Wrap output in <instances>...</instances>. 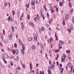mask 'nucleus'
Wrapping results in <instances>:
<instances>
[{"mask_svg": "<svg viewBox=\"0 0 74 74\" xmlns=\"http://www.w3.org/2000/svg\"><path fill=\"white\" fill-rule=\"evenodd\" d=\"M22 46L23 49L21 50V51L23 55H25V53H24V50L25 49V45L22 44Z\"/></svg>", "mask_w": 74, "mask_h": 74, "instance_id": "1", "label": "nucleus"}, {"mask_svg": "<svg viewBox=\"0 0 74 74\" xmlns=\"http://www.w3.org/2000/svg\"><path fill=\"white\" fill-rule=\"evenodd\" d=\"M3 56L5 58V59H8V55L6 53H4L3 54Z\"/></svg>", "mask_w": 74, "mask_h": 74, "instance_id": "2", "label": "nucleus"}, {"mask_svg": "<svg viewBox=\"0 0 74 74\" xmlns=\"http://www.w3.org/2000/svg\"><path fill=\"white\" fill-rule=\"evenodd\" d=\"M29 24L30 25H31L32 27H34V24H33V23H32V22L30 21L29 22Z\"/></svg>", "mask_w": 74, "mask_h": 74, "instance_id": "3", "label": "nucleus"}, {"mask_svg": "<svg viewBox=\"0 0 74 74\" xmlns=\"http://www.w3.org/2000/svg\"><path fill=\"white\" fill-rule=\"evenodd\" d=\"M71 70H68V72L69 74H72V71L73 70V66H71Z\"/></svg>", "mask_w": 74, "mask_h": 74, "instance_id": "4", "label": "nucleus"}, {"mask_svg": "<svg viewBox=\"0 0 74 74\" xmlns=\"http://www.w3.org/2000/svg\"><path fill=\"white\" fill-rule=\"evenodd\" d=\"M71 63L70 62H69L67 63V67H68V68H70V67H71V66H71Z\"/></svg>", "mask_w": 74, "mask_h": 74, "instance_id": "5", "label": "nucleus"}, {"mask_svg": "<svg viewBox=\"0 0 74 74\" xmlns=\"http://www.w3.org/2000/svg\"><path fill=\"white\" fill-rule=\"evenodd\" d=\"M64 43V42L62 40H60L59 43V45H62L63 43Z\"/></svg>", "mask_w": 74, "mask_h": 74, "instance_id": "6", "label": "nucleus"}, {"mask_svg": "<svg viewBox=\"0 0 74 74\" xmlns=\"http://www.w3.org/2000/svg\"><path fill=\"white\" fill-rule=\"evenodd\" d=\"M21 26L22 27V29L23 30H24V25L23 24V23L22 22L21 23Z\"/></svg>", "mask_w": 74, "mask_h": 74, "instance_id": "7", "label": "nucleus"}, {"mask_svg": "<svg viewBox=\"0 0 74 74\" xmlns=\"http://www.w3.org/2000/svg\"><path fill=\"white\" fill-rule=\"evenodd\" d=\"M40 16L41 17H42L43 19H45V17H44V16L42 12V11H41V12L40 13Z\"/></svg>", "mask_w": 74, "mask_h": 74, "instance_id": "8", "label": "nucleus"}, {"mask_svg": "<svg viewBox=\"0 0 74 74\" xmlns=\"http://www.w3.org/2000/svg\"><path fill=\"white\" fill-rule=\"evenodd\" d=\"M29 66L31 70H32L33 66H32V63L31 62H30L29 63Z\"/></svg>", "mask_w": 74, "mask_h": 74, "instance_id": "9", "label": "nucleus"}, {"mask_svg": "<svg viewBox=\"0 0 74 74\" xmlns=\"http://www.w3.org/2000/svg\"><path fill=\"white\" fill-rule=\"evenodd\" d=\"M34 40H36V41H37V35H36L34 37Z\"/></svg>", "mask_w": 74, "mask_h": 74, "instance_id": "10", "label": "nucleus"}, {"mask_svg": "<svg viewBox=\"0 0 74 74\" xmlns=\"http://www.w3.org/2000/svg\"><path fill=\"white\" fill-rule=\"evenodd\" d=\"M36 46L35 45H33L32 47V49H33L35 50V49H36Z\"/></svg>", "mask_w": 74, "mask_h": 74, "instance_id": "11", "label": "nucleus"}, {"mask_svg": "<svg viewBox=\"0 0 74 74\" xmlns=\"http://www.w3.org/2000/svg\"><path fill=\"white\" fill-rule=\"evenodd\" d=\"M70 18V16L68 15V14H66V15H65V18L66 19H69Z\"/></svg>", "mask_w": 74, "mask_h": 74, "instance_id": "12", "label": "nucleus"}, {"mask_svg": "<svg viewBox=\"0 0 74 74\" xmlns=\"http://www.w3.org/2000/svg\"><path fill=\"white\" fill-rule=\"evenodd\" d=\"M55 37H56V40H58V37L57 35H56V33H55Z\"/></svg>", "mask_w": 74, "mask_h": 74, "instance_id": "13", "label": "nucleus"}, {"mask_svg": "<svg viewBox=\"0 0 74 74\" xmlns=\"http://www.w3.org/2000/svg\"><path fill=\"white\" fill-rule=\"evenodd\" d=\"M59 69L60 70H61V74H62V72H63V68H59Z\"/></svg>", "mask_w": 74, "mask_h": 74, "instance_id": "14", "label": "nucleus"}, {"mask_svg": "<svg viewBox=\"0 0 74 74\" xmlns=\"http://www.w3.org/2000/svg\"><path fill=\"white\" fill-rule=\"evenodd\" d=\"M69 6L70 8H71V7H72V3L70 2L69 3Z\"/></svg>", "mask_w": 74, "mask_h": 74, "instance_id": "15", "label": "nucleus"}, {"mask_svg": "<svg viewBox=\"0 0 74 74\" xmlns=\"http://www.w3.org/2000/svg\"><path fill=\"white\" fill-rule=\"evenodd\" d=\"M11 29L12 30V33H14V27H13V26H12L11 27Z\"/></svg>", "mask_w": 74, "mask_h": 74, "instance_id": "16", "label": "nucleus"}, {"mask_svg": "<svg viewBox=\"0 0 74 74\" xmlns=\"http://www.w3.org/2000/svg\"><path fill=\"white\" fill-rule=\"evenodd\" d=\"M2 60H3L4 61V62L6 64H7V61H6V60H5L4 58H2Z\"/></svg>", "mask_w": 74, "mask_h": 74, "instance_id": "17", "label": "nucleus"}, {"mask_svg": "<svg viewBox=\"0 0 74 74\" xmlns=\"http://www.w3.org/2000/svg\"><path fill=\"white\" fill-rule=\"evenodd\" d=\"M64 59H65L64 58H63V57L62 56V58L61 59V62H64Z\"/></svg>", "mask_w": 74, "mask_h": 74, "instance_id": "18", "label": "nucleus"}, {"mask_svg": "<svg viewBox=\"0 0 74 74\" xmlns=\"http://www.w3.org/2000/svg\"><path fill=\"white\" fill-rule=\"evenodd\" d=\"M19 43L20 45L22 44V41H21V40L20 39H19Z\"/></svg>", "mask_w": 74, "mask_h": 74, "instance_id": "19", "label": "nucleus"}, {"mask_svg": "<svg viewBox=\"0 0 74 74\" xmlns=\"http://www.w3.org/2000/svg\"><path fill=\"white\" fill-rule=\"evenodd\" d=\"M31 3L32 5L35 4V3H34V2L33 1H31Z\"/></svg>", "mask_w": 74, "mask_h": 74, "instance_id": "20", "label": "nucleus"}, {"mask_svg": "<svg viewBox=\"0 0 74 74\" xmlns=\"http://www.w3.org/2000/svg\"><path fill=\"white\" fill-rule=\"evenodd\" d=\"M4 42H5V43H7V42H8V40H7V39H5L4 40Z\"/></svg>", "mask_w": 74, "mask_h": 74, "instance_id": "21", "label": "nucleus"}, {"mask_svg": "<svg viewBox=\"0 0 74 74\" xmlns=\"http://www.w3.org/2000/svg\"><path fill=\"white\" fill-rule=\"evenodd\" d=\"M51 69H53L54 68H55V65H51Z\"/></svg>", "mask_w": 74, "mask_h": 74, "instance_id": "22", "label": "nucleus"}, {"mask_svg": "<svg viewBox=\"0 0 74 74\" xmlns=\"http://www.w3.org/2000/svg\"><path fill=\"white\" fill-rule=\"evenodd\" d=\"M51 66H49L48 67V70H51Z\"/></svg>", "mask_w": 74, "mask_h": 74, "instance_id": "23", "label": "nucleus"}, {"mask_svg": "<svg viewBox=\"0 0 74 74\" xmlns=\"http://www.w3.org/2000/svg\"><path fill=\"white\" fill-rule=\"evenodd\" d=\"M29 2H28V5H26V7H27V8H29Z\"/></svg>", "mask_w": 74, "mask_h": 74, "instance_id": "24", "label": "nucleus"}, {"mask_svg": "<svg viewBox=\"0 0 74 74\" xmlns=\"http://www.w3.org/2000/svg\"><path fill=\"white\" fill-rule=\"evenodd\" d=\"M59 51H60V50L58 49H57V50L56 49L55 50V53H57V52H59Z\"/></svg>", "mask_w": 74, "mask_h": 74, "instance_id": "25", "label": "nucleus"}, {"mask_svg": "<svg viewBox=\"0 0 74 74\" xmlns=\"http://www.w3.org/2000/svg\"><path fill=\"white\" fill-rule=\"evenodd\" d=\"M47 71L49 74H52V72H51V70H48Z\"/></svg>", "mask_w": 74, "mask_h": 74, "instance_id": "26", "label": "nucleus"}, {"mask_svg": "<svg viewBox=\"0 0 74 74\" xmlns=\"http://www.w3.org/2000/svg\"><path fill=\"white\" fill-rule=\"evenodd\" d=\"M15 53H16V55H17L18 53V50L17 49H16L15 50Z\"/></svg>", "mask_w": 74, "mask_h": 74, "instance_id": "27", "label": "nucleus"}, {"mask_svg": "<svg viewBox=\"0 0 74 74\" xmlns=\"http://www.w3.org/2000/svg\"><path fill=\"white\" fill-rule=\"evenodd\" d=\"M17 15L18 18H19V12H17Z\"/></svg>", "mask_w": 74, "mask_h": 74, "instance_id": "28", "label": "nucleus"}, {"mask_svg": "<svg viewBox=\"0 0 74 74\" xmlns=\"http://www.w3.org/2000/svg\"><path fill=\"white\" fill-rule=\"evenodd\" d=\"M39 30V33H41V28L39 27L38 29Z\"/></svg>", "mask_w": 74, "mask_h": 74, "instance_id": "29", "label": "nucleus"}, {"mask_svg": "<svg viewBox=\"0 0 74 74\" xmlns=\"http://www.w3.org/2000/svg\"><path fill=\"white\" fill-rule=\"evenodd\" d=\"M62 55L63 57H64V58H66V57H67V56L65 54H63Z\"/></svg>", "mask_w": 74, "mask_h": 74, "instance_id": "30", "label": "nucleus"}, {"mask_svg": "<svg viewBox=\"0 0 74 74\" xmlns=\"http://www.w3.org/2000/svg\"><path fill=\"white\" fill-rule=\"evenodd\" d=\"M34 3H35L36 4H38V1H37V0H34Z\"/></svg>", "mask_w": 74, "mask_h": 74, "instance_id": "31", "label": "nucleus"}, {"mask_svg": "<svg viewBox=\"0 0 74 74\" xmlns=\"http://www.w3.org/2000/svg\"><path fill=\"white\" fill-rule=\"evenodd\" d=\"M66 53H70V50H68L66 51Z\"/></svg>", "mask_w": 74, "mask_h": 74, "instance_id": "32", "label": "nucleus"}, {"mask_svg": "<svg viewBox=\"0 0 74 74\" xmlns=\"http://www.w3.org/2000/svg\"><path fill=\"white\" fill-rule=\"evenodd\" d=\"M70 27L71 30H73V29H74V27H73V26L72 25H70Z\"/></svg>", "mask_w": 74, "mask_h": 74, "instance_id": "33", "label": "nucleus"}, {"mask_svg": "<svg viewBox=\"0 0 74 74\" xmlns=\"http://www.w3.org/2000/svg\"><path fill=\"white\" fill-rule=\"evenodd\" d=\"M51 12V13H53V12H54V11H55L54 10H52V8H51L50 10Z\"/></svg>", "mask_w": 74, "mask_h": 74, "instance_id": "34", "label": "nucleus"}, {"mask_svg": "<svg viewBox=\"0 0 74 74\" xmlns=\"http://www.w3.org/2000/svg\"><path fill=\"white\" fill-rule=\"evenodd\" d=\"M12 14L13 16L15 15V11L14 10H13L12 12Z\"/></svg>", "mask_w": 74, "mask_h": 74, "instance_id": "35", "label": "nucleus"}, {"mask_svg": "<svg viewBox=\"0 0 74 74\" xmlns=\"http://www.w3.org/2000/svg\"><path fill=\"white\" fill-rule=\"evenodd\" d=\"M41 29L42 31H44V30H45V29H44V28L43 27H42L41 28Z\"/></svg>", "mask_w": 74, "mask_h": 74, "instance_id": "36", "label": "nucleus"}, {"mask_svg": "<svg viewBox=\"0 0 74 74\" xmlns=\"http://www.w3.org/2000/svg\"><path fill=\"white\" fill-rule=\"evenodd\" d=\"M3 34L4 35H5V32L4 29L3 30Z\"/></svg>", "mask_w": 74, "mask_h": 74, "instance_id": "37", "label": "nucleus"}, {"mask_svg": "<svg viewBox=\"0 0 74 74\" xmlns=\"http://www.w3.org/2000/svg\"><path fill=\"white\" fill-rule=\"evenodd\" d=\"M59 4L60 6H62L63 5V3L62 2L61 3V2H60Z\"/></svg>", "mask_w": 74, "mask_h": 74, "instance_id": "38", "label": "nucleus"}, {"mask_svg": "<svg viewBox=\"0 0 74 74\" xmlns=\"http://www.w3.org/2000/svg\"><path fill=\"white\" fill-rule=\"evenodd\" d=\"M63 24L64 26V25H65V21H64V19L63 21Z\"/></svg>", "mask_w": 74, "mask_h": 74, "instance_id": "39", "label": "nucleus"}, {"mask_svg": "<svg viewBox=\"0 0 74 74\" xmlns=\"http://www.w3.org/2000/svg\"><path fill=\"white\" fill-rule=\"evenodd\" d=\"M14 47L15 48H17V45L16 43H14Z\"/></svg>", "mask_w": 74, "mask_h": 74, "instance_id": "40", "label": "nucleus"}, {"mask_svg": "<svg viewBox=\"0 0 74 74\" xmlns=\"http://www.w3.org/2000/svg\"><path fill=\"white\" fill-rule=\"evenodd\" d=\"M40 47L41 48H43V45L41 43L40 44Z\"/></svg>", "mask_w": 74, "mask_h": 74, "instance_id": "41", "label": "nucleus"}, {"mask_svg": "<svg viewBox=\"0 0 74 74\" xmlns=\"http://www.w3.org/2000/svg\"><path fill=\"white\" fill-rule=\"evenodd\" d=\"M67 31L68 32H69V33H71V29H67Z\"/></svg>", "mask_w": 74, "mask_h": 74, "instance_id": "42", "label": "nucleus"}, {"mask_svg": "<svg viewBox=\"0 0 74 74\" xmlns=\"http://www.w3.org/2000/svg\"><path fill=\"white\" fill-rule=\"evenodd\" d=\"M40 74H44V72H41V71H40Z\"/></svg>", "mask_w": 74, "mask_h": 74, "instance_id": "43", "label": "nucleus"}, {"mask_svg": "<svg viewBox=\"0 0 74 74\" xmlns=\"http://www.w3.org/2000/svg\"><path fill=\"white\" fill-rule=\"evenodd\" d=\"M19 60V57L18 56H17L16 58V61H18Z\"/></svg>", "mask_w": 74, "mask_h": 74, "instance_id": "44", "label": "nucleus"}, {"mask_svg": "<svg viewBox=\"0 0 74 74\" xmlns=\"http://www.w3.org/2000/svg\"><path fill=\"white\" fill-rule=\"evenodd\" d=\"M22 66L23 67L24 69H25V67H26V66H25V65L23 64Z\"/></svg>", "mask_w": 74, "mask_h": 74, "instance_id": "45", "label": "nucleus"}, {"mask_svg": "<svg viewBox=\"0 0 74 74\" xmlns=\"http://www.w3.org/2000/svg\"><path fill=\"white\" fill-rule=\"evenodd\" d=\"M52 19H51L50 21H49V23H51L52 22Z\"/></svg>", "mask_w": 74, "mask_h": 74, "instance_id": "46", "label": "nucleus"}, {"mask_svg": "<svg viewBox=\"0 0 74 74\" xmlns=\"http://www.w3.org/2000/svg\"><path fill=\"white\" fill-rule=\"evenodd\" d=\"M58 8H56V12H58Z\"/></svg>", "mask_w": 74, "mask_h": 74, "instance_id": "47", "label": "nucleus"}, {"mask_svg": "<svg viewBox=\"0 0 74 74\" xmlns=\"http://www.w3.org/2000/svg\"><path fill=\"white\" fill-rule=\"evenodd\" d=\"M12 53L13 54H15V50H14L12 51Z\"/></svg>", "mask_w": 74, "mask_h": 74, "instance_id": "48", "label": "nucleus"}, {"mask_svg": "<svg viewBox=\"0 0 74 74\" xmlns=\"http://www.w3.org/2000/svg\"><path fill=\"white\" fill-rule=\"evenodd\" d=\"M5 7H7L8 4L6 2H5Z\"/></svg>", "mask_w": 74, "mask_h": 74, "instance_id": "49", "label": "nucleus"}, {"mask_svg": "<svg viewBox=\"0 0 74 74\" xmlns=\"http://www.w3.org/2000/svg\"><path fill=\"white\" fill-rule=\"evenodd\" d=\"M70 12L71 13H73V9H72L70 10Z\"/></svg>", "mask_w": 74, "mask_h": 74, "instance_id": "50", "label": "nucleus"}, {"mask_svg": "<svg viewBox=\"0 0 74 74\" xmlns=\"http://www.w3.org/2000/svg\"><path fill=\"white\" fill-rule=\"evenodd\" d=\"M32 38L31 37H29V41H31V40H32Z\"/></svg>", "mask_w": 74, "mask_h": 74, "instance_id": "51", "label": "nucleus"}, {"mask_svg": "<svg viewBox=\"0 0 74 74\" xmlns=\"http://www.w3.org/2000/svg\"><path fill=\"white\" fill-rule=\"evenodd\" d=\"M59 47V48L60 49L61 48H62V47L61 46V45H58Z\"/></svg>", "mask_w": 74, "mask_h": 74, "instance_id": "52", "label": "nucleus"}, {"mask_svg": "<svg viewBox=\"0 0 74 74\" xmlns=\"http://www.w3.org/2000/svg\"><path fill=\"white\" fill-rule=\"evenodd\" d=\"M8 4L9 5V7H10V3L9 2L8 3Z\"/></svg>", "mask_w": 74, "mask_h": 74, "instance_id": "53", "label": "nucleus"}, {"mask_svg": "<svg viewBox=\"0 0 74 74\" xmlns=\"http://www.w3.org/2000/svg\"><path fill=\"white\" fill-rule=\"evenodd\" d=\"M37 19H39V16H38V14L37 15Z\"/></svg>", "mask_w": 74, "mask_h": 74, "instance_id": "54", "label": "nucleus"}, {"mask_svg": "<svg viewBox=\"0 0 74 74\" xmlns=\"http://www.w3.org/2000/svg\"><path fill=\"white\" fill-rule=\"evenodd\" d=\"M45 26H46V27H49V25H48L47 24H45Z\"/></svg>", "mask_w": 74, "mask_h": 74, "instance_id": "55", "label": "nucleus"}, {"mask_svg": "<svg viewBox=\"0 0 74 74\" xmlns=\"http://www.w3.org/2000/svg\"><path fill=\"white\" fill-rule=\"evenodd\" d=\"M27 18L28 19H30V16L29 15H28L27 16Z\"/></svg>", "mask_w": 74, "mask_h": 74, "instance_id": "56", "label": "nucleus"}, {"mask_svg": "<svg viewBox=\"0 0 74 74\" xmlns=\"http://www.w3.org/2000/svg\"><path fill=\"white\" fill-rule=\"evenodd\" d=\"M47 18H49V14H48V13H47Z\"/></svg>", "mask_w": 74, "mask_h": 74, "instance_id": "57", "label": "nucleus"}, {"mask_svg": "<svg viewBox=\"0 0 74 74\" xmlns=\"http://www.w3.org/2000/svg\"><path fill=\"white\" fill-rule=\"evenodd\" d=\"M49 64L51 65V61L50 60H49Z\"/></svg>", "mask_w": 74, "mask_h": 74, "instance_id": "58", "label": "nucleus"}, {"mask_svg": "<svg viewBox=\"0 0 74 74\" xmlns=\"http://www.w3.org/2000/svg\"><path fill=\"white\" fill-rule=\"evenodd\" d=\"M18 70H21V67H17Z\"/></svg>", "mask_w": 74, "mask_h": 74, "instance_id": "59", "label": "nucleus"}, {"mask_svg": "<svg viewBox=\"0 0 74 74\" xmlns=\"http://www.w3.org/2000/svg\"><path fill=\"white\" fill-rule=\"evenodd\" d=\"M0 45L1 47H3V45H2V43H0Z\"/></svg>", "mask_w": 74, "mask_h": 74, "instance_id": "60", "label": "nucleus"}, {"mask_svg": "<svg viewBox=\"0 0 74 74\" xmlns=\"http://www.w3.org/2000/svg\"><path fill=\"white\" fill-rule=\"evenodd\" d=\"M10 63L11 65V66H12V65H13V63H12V62H10Z\"/></svg>", "mask_w": 74, "mask_h": 74, "instance_id": "61", "label": "nucleus"}, {"mask_svg": "<svg viewBox=\"0 0 74 74\" xmlns=\"http://www.w3.org/2000/svg\"><path fill=\"white\" fill-rule=\"evenodd\" d=\"M1 51H2V52H4V49H1Z\"/></svg>", "mask_w": 74, "mask_h": 74, "instance_id": "62", "label": "nucleus"}, {"mask_svg": "<svg viewBox=\"0 0 74 74\" xmlns=\"http://www.w3.org/2000/svg\"><path fill=\"white\" fill-rule=\"evenodd\" d=\"M38 69H36V74H38Z\"/></svg>", "mask_w": 74, "mask_h": 74, "instance_id": "63", "label": "nucleus"}, {"mask_svg": "<svg viewBox=\"0 0 74 74\" xmlns=\"http://www.w3.org/2000/svg\"><path fill=\"white\" fill-rule=\"evenodd\" d=\"M0 38H2V35L0 34Z\"/></svg>", "mask_w": 74, "mask_h": 74, "instance_id": "64", "label": "nucleus"}]
</instances>
